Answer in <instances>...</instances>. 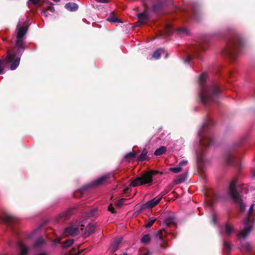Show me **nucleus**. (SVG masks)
Segmentation results:
<instances>
[{
  "label": "nucleus",
  "mask_w": 255,
  "mask_h": 255,
  "mask_svg": "<svg viewBox=\"0 0 255 255\" xmlns=\"http://www.w3.org/2000/svg\"><path fill=\"white\" fill-rule=\"evenodd\" d=\"M207 78V74L203 73L200 76L198 80L201 89L199 97L204 105L214 102L218 98L220 92V89L217 85L206 83Z\"/></svg>",
  "instance_id": "obj_1"
},
{
  "label": "nucleus",
  "mask_w": 255,
  "mask_h": 255,
  "mask_svg": "<svg viewBox=\"0 0 255 255\" xmlns=\"http://www.w3.org/2000/svg\"><path fill=\"white\" fill-rule=\"evenodd\" d=\"M96 211V209H93L90 212L85 213L80 218V231L85 237L89 236L95 231V226L90 223L88 220H93L92 218L94 216Z\"/></svg>",
  "instance_id": "obj_2"
},
{
  "label": "nucleus",
  "mask_w": 255,
  "mask_h": 255,
  "mask_svg": "<svg viewBox=\"0 0 255 255\" xmlns=\"http://www.w3.org/2000/svg\"><path fill=\"white\" fill-rule=\"evenodd\" d=\"M254 205L252 204L248 212V217L245 223V227L243 230L241 232L240 234L238 235V238L239 240L245 239L250 234L251 231L253 229L254 223V219L252 218V215L254 211Z\"/></svg>",
  "instance_id": "obj_3"
},
{
  "label": "nucleus",
  "mask_w": 255,
  "mask_h": 255,
  "mask_svg": "<svg viewBox=\"0 0 255 255\" xmlns=\"http://www.w3.org/2000/svg\"><path fill=\"white\" fill-rule=\"evenodd\" d=\"M213 124L212 120L209 119L207 123L203 124V128L201 129L198 132V135L200 137V143L203 147H210L214 144L213 138L204 131L208 128L209 125Z\"/></svg>",
  "instance_id": "obj_4"
},
{
  "label": "nucleus",
  "mask_w": 255,
  "mask_h": 255,
  "mask_svg": "<svg viewBox=\"0 0 255 255\" xmlns=\"http://www.w3.org/2000/svg\"><path fill=\"white\" fill-rule=\"evenodd\" d=\"M237 184V180L235 179H233L229 185L228 193L233 200L240 204V209L242 211H243L245 209V205L242 202L241 196L238 192Z\"/></svg>",
  "instance_id": "obj_5"
},
{
  "label": "nucleus",
  "mask_w": 255,
  "mask_h": 255,
  "mask_svg": "<svg viewBox=\"0 0 255 255\" xmlns=\"http://www.w3.org/2000/svg\"><path fill=\"white\" fill-rule=\"evenodd\" d=\"M156 173L157 172L154 170L146 172L133 180L131 183V185L133 187L141 185H150L152 183V176Z\"/></svg>",
  "instance_id": "obj_6"
},
{
  "label": "nucleus",
  "mask_w": 255,
  "mask_h": 255,
  "mask_svg": "<svg viewBox=\"0 0 255 255\" xmlns=\"http://www.w3.org/2000/svg\"><path fill=\"white\" fill-rule=\"evenodd\" d=\"M20 58L16 56L15 55L11 54L8 52L6 58L5 59L0 60V73H2L3 70L2 65L4 63L6 64H11L10 69L11 70H15L19 64Z\"/></svg>",
  "instance_id": "obj_7"
},
{
  "label": "nucleus",
  "mask_w": 255,
  "mask_h": 255,
  "mask_svg": "<svg viewBox=\"0 0 255 255\" xmlns=\"http://www.w3.org/2000/svg\"><path fill=\"white\" fill-rule=\"evenodd\" d=\"M80 219L78 222H72L64 230V234L68 236H75L79 233L80 230Z\"/></svg>",
  "instance_id": "obj_8"
},
{
  "label": "nucleus",
  "mask_w": 255,
  "mask_h": 255,
  "mask_svg": "<svg viewBox=\"0 0 255 255\" xmlns=\"http://www.w3.org/2000/svg\"><path fill=\"white\" fill-rule=\"evenodd\" d=\"M242 46V42L240 40L237 39L232 42V47L228 50L227 53L231 58H235L239 49Z\"/></svg>",
  "instance_id": "obj_9"
},
{
  "label": "nucleus",
  "mask_w": 255,
  "mask_h": 255,
  "mask_svg": "<svg viewBox=\"0 0 255 255\" xmlns=\"http://www.w3.org/2000/svg\"><path fill=\"white\" fill-rule=\"evenodd\" d=\"M27 23L25 21H19L17 25V33L16 38H23L26 34L27 27Z\"/></svg>",
  "instance_id": "obj_10"
},
{
  "label": "nucleus",
  "mask_w": 255,
  "mask_h": 255,
  "mask_svg": "<svg viewBox=\"0 0 255 255\" xmlns=\"http://www.w3.org/2000/svg\"><path fill=\"white\" fill-rule=\"evenodd\" d=\"M162 198V196H158L143 204V207L146 209L152 208L155 206L161 201Z\"/></svg>",
  "instance_id": "obj_11"
},
{
  "label": "nucleus",
  "mask_w": 255,
  "mask_h": 255,
  "mask_svg": "<svg viewBox=\"0 0 255 255\" xmlns=\"http://www.w3.org/2000/svg\"><path fill=\"white\" fill-rule=\"evenodd\" d=\"M137 17L138 19V23L139 24H142L146 23L149 19V13L147 10H146L141 13H138Z\"/></svg>",
  "instance_id": "obj_12"
},
{
  "label": "nucleus",
  "mask_w": 255,
  "mask_h": 255,
  "mask_svg": "<svg viewBox=\"0 0 255 255\" xmlns=\"http://www.w3.org/2000/svg\"><path fill=\"white\" fill-rule=\"evenodd\" d=\"M42 5L43 6V9L44 10V11L43 12V14L45 16H47L46 12L48 11L52 13L54 11V8L53 6V4L50 2V1H43Z\"/></svg>",
  "instance_id": "obj_13"
},
{
  "label": "nucleus",
  "mask_w": 255,
  "mask_h": 255,
  "mask_svg": "<svg viewBox=\"0 0 255 255\" xmlns=\"http://www.w3.org/2000/svg\"><path fill=\"white\" fill-rule=\"evenodd\" d=\"M23 38H17L16 43H15V47L14 48V50L16 48H17V52L15 53H12L13 55H15L17 57H19L18 55V54L20 53L23 50ZM12 54V53H11Z\"/></svg>",
  "instance_id": "obj_14"
},
{
  "label": "nucleus",
  "mask_w": 255,
  "mask_h": 255,
  "mask_svg": "<svg viewBox=\"0 0 255 255\" xmlns=\"http://www.w3.org/2000/svg\"><path fill=\"white\" fill-rule=\"evenodd\" d=\"M123 240L122 237L115 238L112 242L110 247V250L112 253H115L118 249V247Z\"/></svg>",
  "instance_id": "obj_15"
},
{
  "label": "nucleus",
  "mask_w": 255,
  "mask_h": 255,
  "mask_svg": "<svg viewBox=\"0 0 255 255\" xmlns=\"http://www.w3.org/2000/svg\"><path fill=\"white\" fill-rule=\"evenodd\" d=\"M2 220L5 224L9 225L16 221V219L14 216L7 214L3 215Z\"/></svg>",
  "instance_id": "obj_16"
},
{
  "label": "nucleus",
  "mask_w": 255,
  "mask_h": 255,
  "mask_svg": "<svg viewBox=\"0 0 255 255\" xmlns=\"http://www.w3.org/2000/svg\"><path fill=\"white\" fill-rule=\"evenodd\" d=\"M235 233L234 228L230 224L227 223L225 225V231L222 233L223 235L229 236Z\"/></svg>",
  "instance_id": "obj_17"
},
{
  "label": "nucleus",
  "mask_w": 255,
  "mask_h": 255,
  "mask_svg": "<svg viewBox=\"0 0 255 255\" xmlns=\"http://www.w3.org/2000/svg\"><path fill=\"white\" fill-rule=\"evenodd\" d=\"M187 164V160H182L178 164L176 167L170 168L169 171L174 173H177L182 170V166L186 165Z\"/></svg>",
  "instance_id": "obj_18"
},
{
  "label": "nucleus",
  "mask_w": 255,
  "mask_h": 255,
  "mask_svg": "<svg viewBox=\"0 0 255 255\" xmlns=\"http://www.w3.org/2000/svg\"><path fill=\"white\" fill-rule=\"evenodd\" d=\"M197 162L199 167H202L204 164V155L202 151H199L197 153Z\"/></svg>",
  "instance_id": "obj_19"
},
{
  "label": "nucleus",
  "mask_w": 255,
  "mask_h": 255,
  "mask_svg": "<svg viewBox=\"0 0 255 255\" xmlns=\"http://www.w3.org/2000/svg\"><path fill=\"white\" fill-rule=\"evenodd\" d=\"M17 247L19 250V255H26L28 253V248L23 244L21 242H18Z\"/></svg>",
  "instance_id": "obj_20"
},
{
  "label": "nucleus",
  "mask_w": 255,
  "mask_h": 255,
  "mask_svg": "<svg viewBox=\"0 0 255 255\" xmlns=\"http://www.w3.org/2000/svg\"><path fill=\"white\" fill-rule=\"evenodd\" d=\"M65 7L69 11H74L78 9V5L74 2H69L65 4Z\"/></svg>",
  "instance_id": "obj_21"
},
{
  "label": "nucleus",
  "mask_w": 255,
  "mask_h": 255,
  "mask_svg": "<svg viewBox=\"0 0 255 255\" xmlns=\"http://www.w3.org/2000/svg\"><path fill=\"white\" fill-rule=\"evenodd\" d=\"M173 32V28L170 25H166L164 27V31L161 32L160 35L161 36H163V35H166L167 36L170 35Z\"/></svg>",
  "instance_id": "obj_22"
},
{
  "label": "nucleus",
  "mask_w": 255,
  "mask_h": 255,
  "mask_svg": "<svg viewBox=\"0 0 255 255\" xmlns=\"http://www.w3.org/2000/svg\"><path fill=\"white\" fill-rule=\"evenodd\" d=\"M187 178L186 173L181 174L177 176L175 179H174V182L176 184H179L184 182Z\"/></svg>",
  "instance_id": "obj_23"
},
{
  "label": "nucleus",
  "mask_w": 255,
  "mask_h": 255,
  "mask_svg": "<svg viewBox=\"0 0 255 255\" xmlns=\"http://www.w3.org/2000/svg\"><path fill=\"white\" fill-rule=\"evenodd\" d=\"M162 53H165V50L162 49H158L153 53L152 58L155 59H158L160 58Z\"/></svg>",
  "instance_id": "obj_24"
},
{
  "label": "nucleus",
  "mask_w": 255,
  "mask_h": 255,
  "mask_svg": "<svg viewBox=\"0 0 255 255\" xmlns=\"http://www.w3.org/2000/svg\"><path fill=\"white\" fill-rule=\"evenodd\" d=\"M108 178L107 175H104L96 180L94 182V185H98L103 183Z\"/></svg>",
  "instance_id": "obj_25"
},
{
  "label": "nucleus",
  "mask_w": 255,
  "mask_h": 255,
  "mask_svg": "<svg viewBox=\"0 0 255 255\" xmlns=\"http://www.w3.org/2000/svg\"><path fill=\"white\" fill-rule=\"evenodd\" d=\"M44 244V240L41 238H39L36 240L34 246L35 248H39L42 247Z\"/></svg>",
  "instance_id": "obj_26"
},
{
  "label": "nucleus",
  "mask_w": 255,
  "mask_h": 255,
  "mask_svg": "<svg viewBox=\"0 0 255 255\" xmlns=\"http://www.w3.org/2000/svg\"><path fill=\"white\" fill-rule=\"evenodd\" d=\"M161 8V5L160 3H155L153 4L151 7L149 8L150 11L154 12H158Z\"/></svg>",
  "instance_id": "obj_27"
},
{
  "label": "nucleus",
  "mask_w": 255,
  "mask_h": 255,
  "mask_svg": "<svg viewBox=\"0 0 255 255\" xmlns=\"http://www.w3.org/2000/svg\"><path fill=\"white\" fill-rule=\"evenodd\" d=\"M150 239V236L149 234L144 235L141 239V242L144 244H146L149 242Z\"/></svg>",
  "instance_id": "obj_28"
},
{
  "label": "nucleus",
  "mask_w": 255,
  "mask_h": 255,
  "mask_svg": "<svg viewBox=\"0 0 255 255\" xmlns=\"http://www.w3.org/2000/svg\"><path fill=\"white\" fill-rule=\"evenodd\" d=\"M223 249L225 252L229 253L232 250V246L230 243L224 241L223 244Z\"/></svg>",
  "instance_id": "obj_29"
},
{
  "label": "nucleus",
  "mask_w": 255,
  "mask_h": 255,
  "mask_svg": "<svg viewBox=\"0 0 255 255\" xmlns=\"http://www.w3.org/2000/svg\"><path fill=\"white\" fill-rule=\"evenodd\" d=\"M251 249V246L248 243L242 244L241 250L243 251L248 252Z\"/></svg>",
  "instance_id": "obj_30"
},
{
  "label": "nucleus",
  "mask_w": 255,
  "mask_h": 255,
  "mask_svg": "<svg viewBox=\"0 0 255 255\" xmlns=\"http://www.w3.org/2000/svg\"><path fill=\"white\" fill-rule=\"evenodd\" d=\"M74 243L73 239H69L66 240L62 243V247L68 248L71 246Z\"/></svg>",
  "instance_id": "obj_31"
},
{
  "label": "nucleus",
  "mask_w": 255,
  "mask_h": 255,
  "mask_svg": "<svg viewBox=\"0 0 255 255\" xmlns=\"http://www.w3.org/2000/svg\"><path fill=\"white\" fill-rule=\"evenodd\" d=\"M166 150V148L164 146H161L157 148L154 152V154L156 155H162Z\"/></svg>",
  "instance_id": "obj_32"
},
{
  "label": "nucleus",
  "mask_w": 255,
  "mask_h": 255,
  "mask_svg": "<svg viewBox=\"0 0 255 255\" xmlns=\"http://www.w3.org/2000/svg\"><path fill=\"white\" fill-rule=\"evenodd\" d=\"M155 221H156V218H153V217L150 218L148 221L147 222V223L145 226V227L146 228L150 227L153 224V223L155 222Z\"/></svg>",
  "instance_id": "obj_33"
},
{
  "label": "nucleus",
  "mask_w": 255,
  "mask_h": 255,
  "mask_svg": "<svg viewBox=\"0 0 255 255\" xmlns=\"http://www.w3.org/2000/svg\"><path fill=\"white\" fill-rule=\"evenodd\" d=\"M107 20L111 22H121V21L119 20L117 17H116L114 15H110L108 18Z\"/></svg>",
  "instance_id": "obj_34"
},
{
  "label": "nucleus",
  "mask_w": 255,
  "mask_h": 255,
  "mask_svg": "<svg viewBox=\"0 0 255 255\" xmlns=\"http://www.w3.org/2000/svg\"><path fill=\"white\" fill-rule=\"evenodd\" d=\"M177 31L179 34H187L188 33V30L185 27L180 28L178 29Z\"/></svg>",
  "instance_id": "obj_35"
},
{
  "label": "nucleus",
  "mask_w": 255,
  "mask_h": 255,
  "mask_svg": "<svg viewBox=\"0 0 255 255\" xmlns=\"http://www.w3.org/2000/svg\"><path fill=\"white\" fill-rule=\"evenodd\" d=\"M147 156V152L143 150L140 154L138 157V160L140 161H143L146 159Z\"/></svg>",
  "instance_id": "obj_36"
},
{
  "label": "nucleus",
  "mask_w": 255,
  "mask_h": 255,
  "mask_svg": "<svg viewBox=\"0 0 255 255\" xmlns=\"http://www.w3.org/2000/svg\"><path fill=\"white\" fill-rule=\"evenodd\" d=\"M136 153L134 152H130L127 153L125 157L128 159H131L135 157Z\"/></svg>",
  "instance_id": "obj_37"
},
{
  "label": "nucleus",
  "mask_w": 255,
  "mask_h": 255,
  "mask_svg": "<svg viewBox=\"0 0 255 255\" xmlns=\"http://www.w3.org/2000/svg\"><path fill=\"white\" fill-rule=\"evenodd\" d=\"M127 200L125 198H122L120 200H119L117 203H116V206L118 207H119L120 206H121L122 205H123L125 202Z\"/></svg>",
  "instance_id": "obj_38"
},
{
  "label": "nucleus",
  "mask_w": 255,
  "mask_h": 255,
  "mask_svg": "<svg viewBox=\"0 0 255 255\" xmlns=\"http://www.w3.org/2000/svg\"><path fill=\"white\" fill-rule=\"evenodd\" d=\"M173 220H174V219L173 218L168 217V218H167L165 219L164 222L166 225H169L172 223H173Z\"/></svg>",
  "instance_id": "obj_39"
},
{
  "label": "nucleus",
  "mask_w": 255,
  "mask_h": 255,
  "mask_svg": "<svg viewBox=\"0 0 255 255\" xmlns=\"http://www.w3.org/2000/svg\"><path fill=\"white\" fill-rule=\"evenodd\" d=\"M192 58L190 56H188L186 60H184V62L186 64H189L190 61H191Z\"/></svg>",
  "instance_id": "obj_40"
},
{
  "label": "nucleus",
  "mask_w": 255,
  "mask_h": 255,
  "mask_svg": "<svg viewBox=\"0 0 255 255\" xmlns=\"http://www.w3.org/2000/svg\"><path fill=\"white\" fill-rule=\"evenodd\" d=\"M108 210L111 212L112 213H115L116 212L112 205H110L108 207Z\"/></svg>",
  "instance_id": "obj_41"
},
{
  "label": "nucleus",
  "mask_w": 255,
  "mask_h": 255,
  "mask_svg": "<svg viewBox=\"0 0 255 255\" xmlns=\"http://www.w3.org/2000/svg\"><path fill=\"white\" fill-rule=\"evenodd\" d=\"M39 1H35V0H33V1H28L27 4L29 5V4H30V3H31L33 5H36L39 4Z\"/></svg>",
  "instance_id": "obj_42"
},
{
  "label": "nucleus",
  "mask_w": 255,
  "mask_h": 255,
  "mask_svg": "<svg viewBox=\"0 0 255 255\" xmlns=\"http://www.w3.org/2000/svg\"><path fill=\"white\" fill-rule=\"evenodd\" d=\"M35 255H48V253L45 252H40Z\"/></svg>",
  "instance_id": "obj_43"
},
{
  "label": "nucleus",
  "mask_w": 255,
  "mask_h": 255,
  "mask_svg": "<svg viewBox=\"0 0 255 255\" xmlns=\"http://www.w3.org/2000/svg\"><path fill=\"white\" fill-rule=\"evenodd\" d=\"M83 250H81L80 251H79L77 253H76V254H72V253H70V255H80V254L83 251Z\"/></svg>",
  "instance_id": "obj_44"
},
{
  "label": "nucleus",
  "mask_w": 255,
  "mask_h": 255,
  "mask_svg": "<svg viewBox=\"0 0 255 255\" xmlns=\"http://www.w3.org/2000/svg\"><path fill=\"white\" fill-rule=\"evenodd\" d=\"M212 220H213V222L214 224H217V222H216L215 216H213Z\"/></svg>",
  "instance_id": "obj_45"
},
{
  "label": "nucleus",
  "mask_w": 255,
  "mask_h": 255,
  "mask_svg": "<svg viewBox=\"0 0 255 255\" xmlns=\"http://www.w3.org/2000/svg\"><path fill=\"white\" fill-rule=\"evenodd\" d=\"M60 238H57V239H56V240H55V243H56V242H59L60 241Z\"/></svg>",
  "instance_id": "obj_46"
},
{
  "label": "nucleus",
  "mask_w": 255,
  "mask_h": 255,
  "mask_svg": "<svg viewBox=\"0 0 255 255\" xmlns=\"http://www.w3.org/2000/svg\"><path fill=\"white\" fill-rule=\"evenodd\" d=\"M98 1L99 2L106 3V2H108V1L104 0V1Z\"/></svg>",
  "instance_id": "obj_47"
},
{
  "label": "nucleus",
  "mask_w": 255,
  "mask_h": 255,
  "mask_svg": "<svg viewBox=\"0 0 255 255\" xmlns=\"http://www.w3.org/2000/svg\"><path fill=\"white\" fill-rule=\"evenodd\" d=\"M253 177H255V171L253 173Z\"/></svg>",
  "instance_id": "obj_48"
},
{
  "label": "nucleus",
  "mask_w": 255,
  "mask_h": 255,
  "mask_svg": "<svg viewBox=\"0 0 255 255\" xmlns=\"http://www.w3.org/2000/svg\"><path fill=\"white\" fill-rule=\"evenodd\" d=\"M128 188L124 189V192L126 193V191L128 190Z\"/></svg>",
  "instance_id": "obj_49"
},
{
  "label": "nucleus",
  "mask_w": 255,
  "mask_h": 255,
  "mask_svg": "<svg viewBox=\"0 0 255 255\" xmlns=\"http://www.w3.org/2000/svg\"><path fill=\"white\" fill-rule=\"evenodd\" d=\"M227 160V162H228V163H229V160H230V159L228 158Z\"/></svg>",
  "instance_id": "obj_50"
},
{
  "label": "nucleus",
  "mask_w": 255,
  "mask_h": 255,
  "mask_svg": "<svg viewBox=\"0 0 255 255\" xmlns=\"http://www.w3.org/2000/svg\"><path fill=\"white\" fill-rule=\"evenodd\" d=\"M123 255H128L127 254H126V253H125V254H123Z\"/></svg>",
  "instance_id": "obj_51"
},
{
  "label": "nucleus",
  "mask_w": 255,
  "mask_h": 255,
  "mask_svg": "<svg viewBox=\"0 0 255 255\" xmlns=\"http://www.w3.org/2000/svg\"><path fill=\"white\" fill-rule=\"evenodd\" d=\"M156 236H158V233H157Z\"/></svg>",
  "instance_id": "obj_52"
},
{
  "label": "nucleus",
  "mask_w": 255,
  "mask_h": 255,
  "mask_svg": "<svg viewBox=\"0 0 255 255\" xmlns=\"http://www.w3.org/2000/svg\"><path fill=\"white\" fill-rule=\"evenodd\" d=\"M145 255H147V254H145Z\"/></svg>",
  "instance_id": "obj_53"
}]
</instances>
